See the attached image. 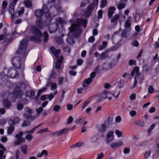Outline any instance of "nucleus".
<instances>
[{
    "label": "nucleus",
    "instance_id": "obj_1",
    "mask_svg": "<svg viewBox=\"0 0 159 159\" xmlns=\"http://www.w3.org/2000/svg\"><path fill=\"white\" fill-rule=\"evenodd\" d=\"M29 85L28 81L24 80L23 81L17 83L14 88V92L12 93L16 98H21L23 94L22 90H24Z\"/></svg>",
    "mask_w": 159,
    "mask_h": 159
},
{
    "label": "nucleus",
    "instance_id": "obj_2",
    "mask_svg": "<svg viewBox=\"0 0 159 159\" xmlns=\"http://www.w3.org/2000/svg\"><path fill=\"white\" fill-rule=\"evenodd\" d=\"M0 76L1 80L2 81H5L7 80L8 77L12 79L18 78L19 73L17 70L11 68L8 70L7 75H6L3 71H2L0 73Z\"/></svg>",
    "mask_w": 159,
    "mask_h": 159
},
{
    "label": "nucleus",
    "instance_id": "obj_3",
    "mask_svg": "<svg viewBox=\"0 0 159 159\" xmlns=\"http://www.w3.org/2000/svg\"><path fill=\"white\" fill-rule=\"evenodd\" d=\"M28 42L26 39H23L20 42V45L19 46L18 50L16 51V53L25 57L27 55L26 52L28 46Z\"/></svg>",
    "mask_w": 159,
    "mask_h": 159
},
{
    "label": "nucleus",
    "instance_id": "obj_4",
    "mask_svg": "<svg viewBox=\"0 0 159 159\" xmlns=\"http://www.w3.org/2000/svg\"><path fill=\"white\" fill-rule=\"evenodd\" d=\"M21 57L19 56H16L12 58L11 63L13 66L15 68L20 69L21 66Z\"/></svg>",
    "mask_w": 159,
    "mask_h": 159
},
{
    "label": "nucleus",
    "instance_id": "obj_5",
    "mask_svg": "<svg viewBox=\"0 0 159 159\" xmlns=\"http://www.w3.org/2000/svg\"><path fill=\"white\" fill-rule=\"evenodd\" d=\"M23 132L22 131H19L18 134L15 135V138L17 139L16 141L14 142V144L18 145L21 143H24L25 141V139L22 138Z\"/></svg>",
    "mask_w": 159,
    "mask_h": 159
},
{
    "label": "nucleus",
    "instance_id": "obj_6",
    "mask_svg": "<svg viewBox=\"0 0 159 159\" xmlns=\"http://www.w3.org/2000/svg\"><path fill=\"white\" fill-rule=\"evenodd\" d=\"M47 8V5L45 4H43L41 9L36 10L35 11V15L37 19L41 18L45 14V11L46 8Z\"/></svg>",
    "mask_w": 159,
    "mask_h": 159
},
{
    "label": "nucleus",
    "instance_id": "obj_7",
    "mask_svg": "<svg viewBox=\"0 0 159 159\" xmlns=\"http://www.w3.org/2000/svg\"><path fill=\"white\" fill-rule=\"evenodd\" d=\"M99 0H93V2L89 5L87 7V10L86 12L88 16H90L92 14L95 4H98Z\"/></svg>",
    "mask_w": 159,
    "mask_h": 159
},
{
    "label": "nucleus",
    "instance_id": "obj_8",
    "mask_svg": "<svg viewBox=\"0 0 159 159\" xmlns=\"http://www.w3.org/2000/svg\"><path fill=\"white\" fill-rule=\"evenodd\" d=\"M31 32L33 34L36 35L39 37H41L43 36L41 31L35 26H33L32 27Z\"/></svg>",
    "mask_w": 159,
    "mask_h": 159
},
{
    "label": "nucleus",
    "instance_id": "obj_9",
    "mask_svg": "<svg viewBox=\"0 0 159 159\" xmlns=\"http://www.w3.org/2000/svg\"><path fill=\"white\" fill-rule=\"evenodd\" d=\"M50 50L56 58H60L59 55L61 52L60 49H57L54 47L51 46L50 47Z\"/></svg>",
    "mask_w": 159,
    "mask_h": 159
},
{
    "label": "nucleus",
    "instance_id": "obj_10",
    "mask_svg": "<svg viewBox=\"0 0 159 159\" xmlns=\"http://www.w3.org/2000/svg\"><path fill=\"white\" fill-rule=\"evenodd\" d=\"M27 112L29 114L26 113H24L23 114L24 117L27 119H30L32 121L34 120V117L31 115L32 112V110L28 108Z\"/></svg>",
    "mask_w": 159,
    "mask_h": 159
},
{
    "label": "nucleus",
    "instance_id": "obj_11",
    "mask_svg": "<svg viewBox=\"0 0 159 159\" xmlns=\"http://www.w3.org/2000/svg\"><path fill=\"white\" fill-rule=\"evenodd\" d=\"M59 25L58 24H57L55 25H52L48 27V30L50 33H53L56 32L58 28Z\"/></svg>",
    "mask_w": 159,
    "mask_h": 159
},
{
    "label": "nucleus",
    "instance_id": "obj_12",
    "mask_svg": "<svg viewBox=\"0 0 159 159\" xmlns=\"http://www.w3.org/2000/svg\"><path fill=\"white\" fill-rule=\"evenodd\" d=\"M116 8L114 6H111L109 7L108 10V16L109 18H111L113 15L114 13L116 11Z\"/></svg>",
    "mask_w": 159,
    "mask_h": 159
},
{
    "label": "nucleus",
    "instance_id": "obj_13",
    "mask_svg": "<svg viewBox=\"0 0 159 159\" xmlns=\"http://www.w3.org/2000/svg\"><path fill=\"white\" fill-rule=\"evenodd\" d=\"M114 134V132L113 131H109L108 133L107 134V139L106 140V143H108L112 141L114 139V137H112L111 138V140L109 139L110 138H111V137H112L113 136Z\"/></svg>",
    "mask_w": 159,
    "mask_h": 159
},
{
    "label": "nucleus",
    "instance_id": "obj_14",
    "mask_svg": "<svg viewBox=\"0 0 159 159\" xmlns=\"http://www.w3.org/2000/svg\"><path fill=\"white\" fill-rule=\"evenodd\" d=\"M60 59L58 60L55 63V68L56 69H60L61 68V64L62 63L63 60L62 56H60Z\"/></svg>",
    "mask_w": 159,
    "mask_h": 159
},
{
    "label": "nucleus",
    "instance_id": "obj_15",
    "mask_svg": "<svg viewBox=\"0 0 159 159\" xmlns=\"http://www.w3.org/2000/svg\"><path fill=\"white\" fill-rule=\"evenodd\" d=\"M92 80L89 78L85 79L83 83L82 86L84 88L87 89L88 85L91 83Z\"/></svg>",
    "mask_w": 159,
    "mask_h": 159
},
{
    "label": "nucleus",
    "instance_id": "obj_16",
    "mask_svg": "<svg viewBox=\"0 0 159 159\" xmlns=\"http://www.w3.org/2000/svg\"><path fill=\"white\" fill-rule=\"evenodd\" d=\"M139 67L138 66H135L133 69V71L131 73V75L132 76H134L135 73L136 75L137 76H139L140 74V73L139 72Z\"/></svg>",
    "mask_w": 159,
    "mask_h": 159
},
{
    "label": "nucleus",
    "instance_id": "obj_17",
    "mask_svg": "<svg viewBox=\"0 0 159 159\" xmlns=\"http://www.w3.org/2000/svg\"><path fill=\"white\" fill-rule=\"evenodd\" d=\"M35 25L37 27L40 29L42 30L43 29V24L41 18L37 19L36 21Z\"/></svg>",
    "mask_w": 159,
    "mask_h": 159
},
{
    "label": "nucleus",
    "instance_id": "obj_18",
    "mask_svg": "<svg viewBox=\"0 0 159 159\" xmlns=\"http://www.w3.org/2000/svg\"><path fill=\"white\" fill-rule=\"evenodd\" d=\"M2 104L3 106L7 109L8 108L11 106L10 102L7 99H4L3 100Z\"/></svg>",
    "mask_w": 159,
    "mask_h": 159
},
{
    "label": "nucleus",
    "instance_id": "obj_19",
    "mask_svg": "<svg viewBox=\"0 0 159 159\" xmlns=\"http://www.w3.org/2000/svg\"><path fill=\"white\" fill-rule=\"evenodd\" d=\"M123 145V143L122 142H119L117 143L114 142L110 144L111 148H114L119 147Z\"/></svg>",
    "mask_w": 159,
    "mask_h": 159
},
{
    "label": "nucleus",
    "instance_id": "obj_20",
    "mask_svg": "<svg viewBox=\"0 0 159 159\" xmlns=\"http://www.w3.org/2000/svg\"><path fill=\"white\" fill-rule=\"evenodd\" d=\"M70 130V129L68 128H65L60 130H58V136H59L65 134L67 133Z\"/></svg>",
    "mask_w": 159,
    "mask_h": 159
},
{
    "label": "nucleus",
    "instance_id": "obj_21",
    "mask_svg": "<svg viewBox=\"0 0 159 159\" xmlns=\"http://www.w3.org/2000/svg\"><path fill=\"white\" fill-rule=\"evenodd\" d=\"M132 18L130 16H129L127 20L125 22V28L126 29H129L131 26V20Z\"/></svg>",
    "mask_w": 159,
    "mask_h": 159
},
{
    "label": "nucleus",
    "instance_id": "obj_22",
    "mask_svg": "<svg viewBox=\"0 0 159 159\" xmlns=\"http://www.w3.org/2000/svg\"><path fill=\"white\" fill-rule=\"evenodd\" d=\"M30 40L31 41H33L35 43L38 42V43H40L41 42V39L40 37H36L35 36H32L30 37Z\"/></svg>",
    "mask_w": 159,
    "mask_h": 159
},
{
    "label": "nucleus",
    "instance_id": "obj_23",
    "mask_svg": "<svg viewBox=\"0 0 159 159\" xmlns=\"http://www.w3.org/2000/svg\"><path fill=\"white\" fill-rule=\"evenodd\" d=\"M106 125L105 123L101 125V127L98 128V131L99 132L103 133L105 131L107 127L106 126Z\"/></svg>",
    "mask_w": 159,
    "mask_h": 159
},
{
    "label": "nucleus",
    "instance_id": "obj_24",
    "mask_svg": "<svg viewBox=\"0 0 159 159\" xmlns=\"http://www.w3.org/2000/svg\"><path fill=\"white\" fill-rule=\"evenodd\" d=\"M28 146L27 145L24 144H22L20 146V149L22 151L23 153L26 155L27 152Z\"/></svg>",
    "mask_w": 159,
    "mask_h": 159
},
{
    "label": "nucleus",
    "instance_id": "obj_25",
    "mask_svg": "<svg viewBox=\"0 0 159 159\" xmlns=\"http://www.w3.org/2000/svg\"><path fill=\"white\" fill-rule=\"evenodd\" d=\"M142 15L140 13L136 12L134 17L135 22L137 23L139 20L142 17Z\"/></svg>",
    "mask_w": 159,
    "mask_h": 159
},
{
    "label": "nucleus",
    "instance_id": "obj_26",
    "mask_svg": "<svg viewBox=\"0 0 159 159\" xmlns=\"http://www.w3.org/2000/svg\"><path fill=\"white\" fill-rule=\"evenodd\" d=\"M71 35H68V37L67 38L66 41L67 43L70 44H73L75 43V41Z\"/></svg>",
    "mask_w": 159,
    "mask_h": 159
},
{
    "label": "nucleus",
    "instance_id": "obj_27",
    "mask_svg": "<svg viewBox=\"0 0 159 159\" xmlns=\"http://www.w3.org/2000/svg\"><path fill=\"white\" fill-rule=\"evenodd\" d=\"M45 14L46 18H49L51 19H52V15L50 13L48 7L47 8H46L45 11V14Z\"/></svg>",
    "mask_w": 159,
    "mask_h": 159
},
{
    "label": "nucleus",
    "instance_id": "obj_28",
    "mask_svg": "<svg viewBox=\"0 0 159 159\" xmlns=\"http://www.w3.org/2000/svg\"><path fill=\"white\" fill-rule=\"evenodd\" d=\"M120 18V16L117 14H115L113 18L111 19V22L112 23H117V21Z\"/></svg>",
    "mask_w": 159,
    "mask_h": 159
},
{
    "label": "nucleus",
    "instance_id": "obj_29",
    "mask_svg": "<svg viewBox=\"0 0 159 159\" xmlns=\"http://www.w3.org/2000/svg\"><path fill=\"white\" fill-rule=\"evenodd\" d=\"M84 145V143L83 142H79L76 143L75 144L73 145L71 147V148H74L75 147L80 148L81 147H83Z\"/></svg>",
    "mask_w": 159,
    "mask_h": 159
},
{
    "label": "nucleus",
    "instance_id": "obj_30",
    "mask_svg": "<svg viewBox=\"0 0 159 159\" xmlns=\"http://www.w3.org/2000/svg\"><path fill=\"white\" fill-rule=\"evenodd\" d=\"M15 129V127L13 126H10L7 129V133L8 134H11L13 132Z\"/></svg>",
    "mask_w": 159,
    "mask_h": 159
},
{
    "label": "nucleus",
    "instance_id": "obj_31",
    "mask_svg": "<svg viewBox=\"0 0 159 159\" xmlns=\"http://www.w3.org/2000/svg\"><path fill=\"white\" fill-rule=\"evenodd\" d=\"M134 123L136 125L141 127H143L144 125V122L142 120H137Z\"/></svg>",
    "mask_w": 159,
    "mask_h": 159
},
{
    "label": "nucleus",
    "instance_id": "obj_32",
    "mask_svg": "<svg viewBox=\"0 0 159 159\" xmlns=\"http://www.w3.org/2000/svg\"><path fill=\"white\" fill-rule=\"evenodd\" d=\"M56 21L57 23H56V25L57 24L59 23L60 25H62L65 23V21L64 20V19L61 17H58L56 19Z\"/></svg>",
    "mask_w": 159,
    "mask_h": 159
},
{
    "label": "nucleus",
    "instance_id": "obj_33",
    "mask_svg": "<svg viewBox=\"0 0 159 159\" xmlns=\"http://www.w3.org/2000/svg\"><path fill=\"white\" fill-rule=\"evenodd\" d=\"M55 40L59 45L62 44L64 42L62 39L59 36H57L55 38Z\"/></svg>",
    "mask_w": 159,
    "mask_h": 159
},
{
    "label": "nucleus",
    "instance_id": "obj_34",
    "mask_svg": "<svg viewBox=\"0 0 159 159\" xmlns=\"http://www.w3.org/2000/svg\"><path fill=\"white\" fill-rule=\"evenodd\" d=\"M84 19L83 18H78L77 19V22L78 26H81L83 25Z\"/></svg>",
    "mask_w": 159,
    "mask_h": 159
},
{
    "label": "nucleus",
    "instance_id": "obj_35",
    "mask_svg": "<svg viewBox=\"0 0 159 159\" xmlns=\"http://www.w3.org/2000/svg\"><path fill=\"white\" fill-rule=\"evenodd\" d=\"M25 5L27 8L30 7L32 5V3L31 1L28 0L25 2Z\"/></svg>",
    "mask_w": 159,
    "mask_h": 159
},
{
    "label": "nucleus",
    "instance_id": "obj_36",
    "mask_svg": "<svg viewBox=\"0 0 159 159\" xmlns=\"http://www.w3.org/2000/svg\"><path fill=\"white\" fill-rule=\"evenodd\" d=\"M84 117H82L80 119H78L75 120V122L76 124H81L84 120Z\"/></svg>",
    "mask_w": 159,
    "mask_h": 159
},
{
    "label": "nucleus",
    "instance_id": "obj_37",
    "mask_svg": "<svg viewBox=\"0 0 159 159\" xmlns=\"http://www.w3.org/2000/svg\"><path fill=\"white\" fill-rule=\"evenodd\" d=\"M44 37V41L45 42H47L48 39V35L47 31L43 32V35Z\"/></svg>",
    "mask_w": 159,
    "mask_h": 159
},
{
    "label": "nucleus",
    "instance_id": "obj_38",
    "mask_svg": "<svg viewBox=\"0 0 159 159\" xmlns=\"http://www.w3.org/2000/svg\"><path fill=\"white\" fill-rule=\"evenodd\" d=\"M30 124V121L27 120H25L24 121L23 123L22 124V126L24 127L26 126H29Z\"/></svg>",
    "mask_w": 159,
    "mask_h": 159
},
{
    "label": "nucleus",
    "instance_id": "obj_39",
    "mask_svg": "<svg viewBox=\"0 0 159 159\" xmlns=\"http://www.w3.org/2000/svg\"><path fill=\"white\" fill-rule=\"evenodd\" d=\"M155 124H153L149 128L148 130V135H149L150 133L152 131L153 128L155 127Z\"/></svg>",
    "mask_w": 159,
    "mask_h": 159
},
{
    "label": "nucleus",
    "instance_id": "obj_40",
    "mask_svg": "<svg viewBox=\"0 0 159 159\" xmlns=\"http://www.w3.org/2000/svg\"><path fill=\"white\" fill-rule=\"evenodd\" d=\"M57 88V84L56 83H51V90L53 91Z\"/></svg>",
    "mask_w": 159,
    "mask_h": 159
},
{
    "label": "nucleus",
    "instance_id": "obj_41",
    "mask_svg": "<svg viewBox=\"0 0 159 159\" xmlns=\"http://www.w3.org/2000/svg\"><path fill=\"white\" fill-rule=\"evenodd\" d=\"M106 52H104L100 54L98 57L100 58V59L105 58H106L107 57L106 56Z\"/></svg>",
    "mask_w": 159,
    "mask_h": 159
},
{
    "label": "nucleus",
    "instance_id": "obj_42",
    "mask_svg": "<svg viewBox=\"0 0 159 159\" xmlns=\"http://www.w3.org/2000/svg\"><path fill=\"white\" fill-rule=\"evenodd\" d=\"M103 11L101 10H99L98 11V19H101L102 17V15Z\"/></svg>",
    "mask_w": 159,
    "mask_h": 159
},
{
    "label": "nucleus",
    "instance_id": "obj_43",
    "mask_svg": "<svg viewBox=\"0 0 159 159\" xmlns=\"http://www.w3.org/2000/svg\"><path fill=\"white\" fill-rule=\"evenodd\" d=\"M25 138L28 141H30L32 139L33 136L30 134H28L26 135Z\"/></svg>",
    "mask_w": 159,
    "mask_h": 159
},
{
    "label": "nucleus",
    "instance_id": "obj_44",
    "mask_svg": "<svg viewBox=\"0 0 159 159\" xmlns=\"http://www.w3.org/2000/svg\"><path fill=\"white\" fill-rule=\"evenodd\" d=\"M115 134L117 135L118 137H121L123 135L122 132L118 129H116L115 130Z\"/></svg>",
    "mask_w": 159,
    "mask_h": 159
},
{
    "label": "nucleus",
    "instance_id": "obj_45",
    "mask_svg": "<svg viewBox=\"0 0 159 159\" xmlns=\"http://www.w3.org/2000/svg\"><path fill=\"white\" fill-rule=\"evenodd\" d=\"M69 30L70 31L69 34V35H71V34L75 31V28L73 26H71L69 28Z\"/></svg>",
    "mask_w": 159,
    "mask_h": 159
},
{
    "label": "nucleus",
    "instance_id": "obj_46",
    "mask_svg": "<svg viewBox=\"0 0 159 159\" xmlns=\"http://www.w3.org/2000/svg\"><path fill=\"white\" fill-rule=\"evenodd\" d=\"M57 76V75L56 73L52 71L50 76V78L51 79H55L56 78Z\"/></svg>",
    "mask_w": 159,
    "mask_h": 159
},
{
    "label": "nucleus",
    "instance_id": "obj_47",
    "mask_svg": "<svg viewBox=\"0 0 159 159\" xmlns=\"http://www.w3.org/2000/svg\"><path fill=\"white\" fill-rule=\"evenodd\" d=\"M48 132V128H46L45 129H40L38 131L37 133L41 134L43 133L46 132Z\"/></svg>",
    "mask_w": 159,
    "mask_h": 159
},
{
    "label": "nucleus",
    "instance_id": "obj_48",
    "mask_svg": "<svg viewBox=\"0 0 159 159\" xmlns=\"http://www.w3.org/2000/svg\"><path fill=\"white\" fill-rule=\"evenodd\" d=\"M99 66L97 65L96 66L94 70V72H95L96 74H99L101 71V70L99 69Z\"/></svg>",
    "mask_w": 159,
    "mask_h": 159
},
{
    "label": "nucleus",
    "instance_id": "obj_49",
    "mask_svg": "<svg viewBox=\"0 0 159 159\" xmlns=\"http://www.w3.org/2000/svg\"><path fill=\"white\" fill-rule=\"evenodd\" d=\"M107 4V1L106 0H103L101 1V3L100 5V7L102 8L105 7Z\"/></svg>",
    "mask_w": 159,
    "mask_h": 159
},
{
    "label": "nucleus",
    "instance_id": "obj_50",
    "mask_svg": "<svg viewBox=\"0 0 159 159\" xmlns=\"http://www.w3.org/2000/svg\"><path fill=\"white\" fill-rule=\"evenodd\" d=\"M129 64L130 66L133 65H136L137 64L136 61L132 59H131L129 60Z\"/></svg>",
    "mask_w": 159,
    "mask_h": 159
},
{
    "label": "nucleus",
    "instance_id": "obj_51",
    "mask_svg": "<svg viewBox=\"0 0 159 159\" xmlns=\"http://www.w3.org/2000/svg\"><path fill=\"white\" fill-rule=\"evenodd\" d=\"M112 118L111 117H109L107 119V120H106L104 121V123H105L106 124H110L111 122L112 121Z\"/></svg>",
    "mask_w": 159,
    "mask_h": 159
},
{
    "label": "nucleus",
    "instance_id": "obj_52",
    "mask_svg": "<svg viewBox=\"0 0 159 159\" xmlns=\"http://www.w3.org/2000/svg\"><path fill=\"white\" fill-rule=\"evenodd\" d=\"M131 44L132 45L134 46H135V47H138L139 46V43L138 42V41L136 40H135L134 42H131Z\"/></svg>",
    "mask_w": 159,
    "mask_h": 159
},
{
    "label": "nucleus",
    "instance_id": "obj_53",
    "mask_svg": "<svg viewBox=\"0 0 159 159\" xmlns=\"http://www.w3.org/2000/svg\"><path fill=\"white\" fill-rule=\"evenodd\" d=\"M125 7V4L120 3L117 6V8L119 10H120L124 8Z\"/></svg>",
    "mask_w": 159,
    "mask_h": 159
},
{
    "label": "nucleus",
    "instance_id": "obj_54",
    "mask_svg": "<svg viewBox=\"0 0 159 159\" xmlns=\"http://www.w3.org/2000/svg\"><path fill=\"white\" fill-rule=\"evenodd\" d=\"M61 106L59 105L55 106L53 110L56 112H58V111L61 109Z\"/></svg>",
    "mask_w": 159,
    "mask_h": 159
},
{
    "label": "nucleus",
    "instance_id": "obj_55",
    "mask_svg": "<svg viewBox=\"0 0 159 159\" xmlns=\"http://www.w3.org/2000/svg\"><path fill=\"white\" fill-rule=\"evenodd\" d=\"M154 91V89L152 86V85L149 86L148 89V93L150 94H152L153 93Z\"/></svg>",
    "mask_w": 159,
    "mask_h": 159
},
{
    "label": "nucleus",
    "instance_id": "obj_56",
    "mask_svg": "<svg viewBox=\"0 0 159 159\" xmlns=\"http://www.w3.org/2000/svg\"><path fill=\"white\" fill-rule=\"evenodd\" d=\"M151 153V151H149L148 152H145V153L144 154V157L145 159H147L148 157H149Z\"/></svg>",
    "mask_w": 159,
    "mask_h": 159
},
{
    "label": "nucleus",
    "instance_id": "obj_57",
    "mask_svg": "<svg viewBox=\"0 0 159 159\" xmlns=\"http://www.w3.org/2000/svg\"><path fill=\"white\" fill-rule=\"evenodd\" d=\"M64 51L70 52L71 51V48L69 46H66L63 49Z\"/></svg>",
    "mask_w": 159,
    "mask_h": 159
},
{
    "label": "nucleus",
    "instance_id": "obj_58",
    "mask_svg": "<svg viewBox=\"0 0 159 159\" xmlns=\"http://www.w3.org/2000/svg\"><path fill=\"white\" fill-rule=\"evenodd\" d=\"M8 123L10 126H14L16 125L15 122H14L13 119H10L8 121Z\"/></svg>",
    "mask_w": 159,
    "mask_h": 159
},
{
    "label": "nucleus",
    "instance_id": "obj_59",
    "mask_svg": "<svg viewBox=\"0 0 159 159\" xmlns=\"http://www.w3.org/2000/svg\"><path fill=\"white\" fill-rule=\"evenodd\" d=\"M23 107V105L20 103H19L17 106V108L18 110H21Z\"/></svg>",
    "mask_w": 159,
    "mask_h": 159
},
{
    "label": "nucleus",
    "instance_id": "obj_60",
    "mask_svg": "<svg viewBox=\"0 0 159 159\" xmlns=\"http://www.w3.org/2000/svg\"><path fill=\"white\" fill-rule=\"evenodd\" d=\"M35 95V92L33 90H30V94L29 97L30 98H32L33 96H34Z\"/></svg>",
    "mask_w": 159,
    "mask_h": 159
},
{
    "label": "nucleus",
    "instance_id": "obj_61",
    "mask_svg": "<svg viewBox=\"0 0 159 159\" xmlns=\"http://www.w3.org/2000/svg\"><path fill=\"white\" fill-rule=\"evenodd\" d=\"M89 101L88 100H86V101H85L84 102L82 107L83 109H84V108L88 105L89 104Z\"/></svg>",
    "mask_w": 159,
    "mask_h": 159
},
{
    "label": "nucleus",
    "instance_id": "obj_62",
    "mask_svg": "<svg viewBox=\"0 0 159 159\" xmlns=\"http://www.w3.org/2000/svg\"><path fill=\"white\" fill-rule=\"evenodd\" d=\"M16 4H14L13 3H11L9 6L10 8L12 10L13 12L14 11L15 6Z\"/></svg>",
    "mask_w": 159,
    "mask_h": 159
},
{
    "label": "nucleus",
    "instance_id": "obj_63",
    "mask_svg": "<svg viewBox=\"0 0 159 159\" xmlns=\"http://www.w3.org/2000/svg\"><path fill=\"white\" fill-rule=\"evenodd\" d=\"M95 40V37L93 36H91L88 39V41L89 43H93Z\"/></svg>",
    "mask_w": 159,
    "mask_h": 159
},
{
    "label": "nucleus",
    "instance_id": "obj_64",
    "mask_svg": "<svg viewBox=\"0 0 159 159\" xmlns=\"http://www.w3.org/2000/svg\"><path fill=\"white\" fill-rule=\"evenodd\" d=\"M121 120V118L120 116H117L115 118V122L116 123H120Z\"/></svg>",
    "mask_w": 159,
    "mask_h": 159
}]
</instances>
